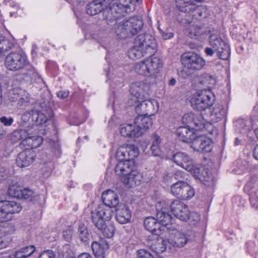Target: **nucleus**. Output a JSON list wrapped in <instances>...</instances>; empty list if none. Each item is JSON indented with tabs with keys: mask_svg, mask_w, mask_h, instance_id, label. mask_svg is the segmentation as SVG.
<instances>
[{
	"mask_svg": "<svg viewBox=\"0 0 258 258\" xmlns=\"http://www.w3.org/2000/svg\"><path fill=\"white\" fill-rule=\"evenodd\" d=\"M156 50L155 38L150 34L144 33L135 38L132 47L128 51V55L132 59H140L146 55L152 56Z\"/></svg>",
	"mask_w": 258,
	"mask_h": 258,
	"instance_id": "nucleus-1",
	"label": "nucleus"
},
{
	"mask_svg": "<svg viewBox=\"0 0 258 258\" xmlns=\"http://www.w3.org/2000/svg\"><path fill=\"white\" fill-rule=\"evenodd\" d=\"M112 216L111 209L103 205H99L91 210L90 217L96 228L100 230L106 238H110L114 234L115 229L112 224L106 225L105 222L109 221Z\"/></svg>",
	"mask_w": 258,
	"mask_h": 258,
	"instance_id": "nucleus-2",
	"label": "nucleus"
},
{
	"mask_svg": "<svg viewBox=\"0 0 258 258\" xmlns=\"http://www.w3.org/2000/svg\"><path fill=\"white\" fill-rule=\"evenodd\" d=\"M132 0H112L103 11V19L111 25L117 19L125 16L134 9Z\"/></svg>",
	"mask_w": 258,
	"mask_h": 258,
	"instance_id": "nucleus-3",
	"label": "nucleus"
},
{
	"mask_svg": "<svg viewBox=\"0 0 258 258\" xmlns=\"http://www.w3.org/2000/svg\"><path fill=\"white\" fill-rule=\"evenodd\" d=\"M182 64L186 70L181 72L182 77L184 79L191 78V71H200L206 66V61L200 54L194 52H187L180 56Z\"/></svg>",
	"mask_w": 258,
	"mask_h": 258,
	"instance_id": "nucleus-4",
	"label": "nucleus"
},
{
	"mask_svg": "<svg viewBox=\"0 0 258 258\" xmlns=\"http://www.w3.org/2000/svg\"><path fill=\"white\" fill-rule=\"evenodd\" d=\"M215 100L214 95L210 90H203L195 93L190 102L193 109L203 111L212 106Z\"/></svg>",
	"mask_w": 258,
	"mask_h": 258,
	"instance_id": "nucleus-5",
	"label": "nucleus"
},
{
	"mask_svg": "<svg viewBox=\"0 0 258 258\" xmlns=\"http://www.w3.org/2000/svg\"><path fill=\"white\" fill-rule=\"evenodd\" d=\"M210 46L215 50L217 56L220 59L227 60L230 56V47L221 37L217 34H212L209 38Z\"/></svg>",
	"mask_w": 258,
	"mask_h": 258,
	"instance_id": "nucleus-6",
	"label": "nucleus"
},
{
	"mask_svg": "<svg viewBox=\"0 0 258 258\" xmlns=\"http://www.w3.org/2000/svg\"><path fill=\"white\" fill-rule=\"evenodd\" d=\"M151 81L148 78L145 81L133 83L130 87L131 95L138 100L148 98L151 92Z\"/></svg>",
	"mask_w": 258,
	"mask_h": 258,
	"instance_id": "nucleus-7",
	"label": "nucleus"
},
{
	"mask_svg": "<svg viewBox=\"0 0 258 258\" xmlns=\"http://www.w3.org/2000/svg\"><path fill=\"white\" fill-rule=\"evenodd\" d=\"M171 194L179 199L188 200L195 195V191L186 182L180 180L173 184L171 187Z\"/></svg>",
	"mask_w": 258,
	"mask_h": 258,
	"instance_id": "nucleus-8",
	"label": "nucleus"
},
{
	"mask_svg": "<svg viewBox=\"0 0 258 258\" xmlns=\"http://www.w3.org/2000/svg\"><path fill=\"white\" fill-rule=\"evenodd\" d=\"M8 192L13 198L33 201L34 199V192L28 188H22L20 184L15 180H12L9 185Z\"/></svg>",
	"mask_w": 258,
	"mask_h": 258,
	"instance_id": "nucleus-9",
	"label": "nucleus"
},
{
	"mask_svg": "<svg viewBox=\"0 0 258 258\" xmlns=\"http://www.w3.org/2000/svg\"><path fill=\"white\" fill-rule=\"evenodd\" d=\"M27 63L28 61L26 57L18 52H11L5 58L6 68L13 72L20 71Z\"/></svg>",
	"mask_w": 258,
	"mask_h": 258,
	"instance_id": "nucleus-10",
	"label": "nucleus"
},
{
	"mask_svg": "<svg viewBox=\"0 0 258 258\" xmlns=\"http://www.w3.org/2000/svg\"><path fill=\"white\" fill-rule=\"evenodd\" d=\"M132 169V165H129L127 162L124 163H118L114 168V171L117 175L123 176L122 178V182L128 188L135 186Z\"/></svg>",
	"mask_w": 258,
	"mask_h": 258,
	"instance_id": "nucleus-11",
	"label": "nucleus"
},
{
	"mask_svg": "<svg viewBox=\"0 0 258 258\" xmlns=\"http://www.w3.org/2000/svg\"><path fill=\"white\" fill-rule=\"evenodd\" d=\"M138 100V104L135 107L138 115L153 116L158 110V102L156 100L146 98Z\"/></svg>",
	"mask_w": 258,
	"mask_h": 258,
	"instance_id": "nucleus-12",
	"label": "nucleus"
},
{
	"mask_svg": "<svg viewBox=\"0 0 258 258\" xmlns=\"http://www.w3.org/2000/svg\"><path fill=\"white\" fill-rule=\"evenodd\" d=\"M156 217L161 226L167 227L172 224V217L168 212V203L165 201L159 202L156 205Z\"/></svg>",
	"mask_w": 258,
	"mask_h": 258,
	"instance_id": "nucleus-13",
	"label": "nucleus"
},
{
	"mask_svg": "<svg viewBox=\"0 0 258 258\" xmlns=\"http://www.w3.org/2000/svg\"><path fill=\"white\" fill-rule=\"evenodd\" d=\"M20 71L21 73L16 76L17 79H22L30 83L39 82L41 80L35 68L28 63Z\"/></svg>",
	"mask_w": 258,
	"mask_h": 258,
	"instance_id": "nucleus-14",
	"label": "nucleus"
},
{
	"mask_svg": "<svg viewBox=\"0 0 258 258\" xmlns=\"http://www.w3.org/2000/svg\"><path fill=\"white\" fill-rule=\"evenodd\" d=\"M169 208L177 218L186 221L189 210L184 203L178 200H175L169 203Z\"/></svg>",
	"mask_w": 258,
	"mask_h": 258,
	"instance_id": "nucleus-15",
	"label": "nucleus"
},
{
	"mask_svg": "<svg viewBox=\"0 0 258 258\" xmlns=\"http://www.w3.org/2000/svg\"><path fill=\"white\" fill-rule=\"evenodd\" d=\"M195 237V232L191 230H188L185 233H177L173 239H171L169 242L173 246L181 247L184 246L187 242L194 240Z\"/></svg>",
	"mask_w": 258,
	"mask_h": 258,
	"instance_id": "nucleus-16",
	"label": "nucleus"
},
{
	"mask_svg": "<svg viewBox=\"0 0 258 258\" xmlns=\"http://www.w3.org/2000/svg\"><path fill=\"white\" fill-rule=\"evenodd\" d=\"M20 248L12 254L13 258H26L31 256L36 250L34 245L28 240L22 239L18 244Z\"/></svg>",
	"mask_w": 258,
	"mask_h": 258,
	"instance_id": "nucleus-17",
	"label": "nucleus"
},
{
	"mask_svg": "<svg viewBox=\"0 0 258 258\" xmlns=\"http://www.w3.org/2000/svg\"><path fill=\"white\" fill-rule=\"evenodd\" d=\"M193 149L199 152H210L212 149V141L204 136H196L191 143Z\"/></svg>",
	"mask_w": 258,
	"mask_h": 258,
	"instance_id": "nucleus-18",
	"label": "nucleus"
},
{
	"mask_svg": "<svg viewBox=\"0 0 258 258\" xmlns=\"http://www.w3.org/2000/svg\"><path fill=\"white\" fill-rule=\"evenodd\" d=\"M129 38L140 31L143 26V21L138 17L134 16L124 21Z\"/></svg>",
	"mask_w": 258,
	"mask_h": 258,
	"instance_id": "nucleus-19",
	"label": "nucleus"
},
{
	"mask_svg": "<svg viewBox=\"0 0 258 258\" xmlns=\"http://www.w3.org/2000/svg\"><path fill=\"white\" fill-rule=\"evenodd\" d=\"M35 156V154L33 150L25 149L18 154L16 159V163L21 168L28 166L33 162Z\"/></svg>",
	"mask_w": 258,
	"mask_h": 258,
	"instance_id": "nucleus-20",
	"label": "nucleus"
},
{
	"mask_svg": "<svg viewBox=\"0 0 258 258\" xmlns=\"http://www.w3.org/2000/svg\"><path fill=\"white\" fill-rule=\"evenodd\" d=\"M173 161L186 170H191L193 167V161L186 153L181 152L174 154L172 156Z\"/></svg>",
	"mask_w": 258,
	"mask_h": 258,
	"instance_id": "nucleus-21",
	"label": "nucleus"
},
{
	"mask_svg": "<svg viewBox=\"0 0 258 258\" xmlns=\"http://www.w3.org/2000/svg\"><path fill=\"white\" fill-rule=\"evenodd\" d=\"M120 133L122 136L130 138L139 137L142 135L141 130L137 127L135 124H122L120 125Z\"/></svg>",
	"mask_w": 258,
	"mask_h": 258,
	"instance_id": "nucleus-22",
	"label": "nucleus"
},
{
	"mask_svg": "<svg viewBox=\"0 0 258 258\" xmlns=\"http://www.w3.org/2000/svg\"><path fill=\"white\" fill-rule=\"evenodd\" d=\"M102 200L104 203L103 206L111 209V207H115L119 204L118 195L112 190H107L102 194Z\"/></svg>",
	"mask_w": 258,
	"mask_h": 258,
	"instance_id": "nucleus-23",
	"label": "nucleus"
},
{
	"mask_svg": "<svg viewBox=\"0 0 258 258\" xmlns=\"http://www.w3.org/2000/svg\"><path fill=\"white\" fill-rule=\"evenodd\" d=\"M144 224L146 229L152 234L158 236L162 233L163 226L158 222L157 218L148 217L144 220Z\"/></svg>",
	"mask_w": 258,
	"mask_h": 258,
	"instance_id": "nucleus-24",
	"label": "nucleus"
},
{
	"mask_svg": "<svg viewBox=\"0 0 258 258\" xmlns=\"http://www.w3.org/2000/svg\"><path fill=\"white\" fill-rule=\"evenodd\" d=\"M131 212L126 205H120L116 209V219L120 224H124L130 221Z\"/></svg>",
	"mask_w": 258,
	"mask_h": 258,
	"instance_id": "nucleus-25",
	"label": "nucleus"
},
{
	"mask_svg": "<svg viewBox=\"0 0 258 258\" xmlns=\"http://www.w3.org/2000/svg\"><path fill=\"white\" fill-rule=\"evenodd\" d=\"M91 247L96 258H105V250L109 249V245L105 239L101 238L94 241Z\"/></svg>",
	"mask_w": 258,
	"mask_h": 258,
	"instance_id": "nucleus-26",
	"label": "nucleus"
},
{
	"mask_svg": "<svg viewBox=\"0 0 258 258\" xmlns=\"http://www.w3.org/2000/svg\"><path fill=\"white\" fill-rule=\"evenodd\" d=\"M189 127L180 126L176 131V134L180 140L185 143H191L196 136L192 130L188 128Z\"/></svg>",
	"mask_w": 258,
	"mask_h": 258,
	"instance_id": "nucleus-27",
	"label": "nucleus"
},
{
	"mask_svg": "<svg viewBox=\"0 0 258 258\" xmlns=\"http://www.w3.org/2000/svg\"><path fill=\"white\" fill-rule=\"evenodd\" d=\"M152 116L138 115L135 119L134 123L136 126L141 130L142 134L143 131H146L152 127L153 124Z\"/></svg>",
	"mask_w": 258,
	"mask_h": 258,
	"instance_id": "nucleus-28",
	"label": "nucleus"
},
{
	"mask_svg": "<svg viewBox=\"0 0 258 258\" xmlns=\"http://www.w3.org/2000/svg\"><path fill=\"white\" fill-rule=\"evenodd\" d=\"M42 138L40 137L27 136L25 140L21 141L20 145L26 148V149H35L39 147L42 143Z\"/></svg>",
	"mask_w": 258,
	"mask_h": 258,
	"instance_id": "nucleus-29",
	"label": "nucleus"
},
{
	"mask_svg": "<svg viewBox=\"0 0 258 258\" xmlns=\"http://www.w3.org/2000/svg\"><path fill=\"white\" fill-rule=\"evenodd\" d=\"M2 204V206L9 215H12L13 214L19 213L22 210V206L20 204L15 201H1L0 204Z\"/></svg>",
	"mask_w": 258,
	"mask_h": 258,
	"instance_id": "nucleus-30",
	"label": "nucleus"
},
{
	"mask_svg": "<svg viewBox=\"0 0 258 258\" xmlns=\"http://www.w3.org/2000/svg\"><path fill=\"white\" fill-rule=\"evenodd\" d=\"M178 9L184 13H189L196 8V5L191 0H176Z\"/></svg>",
	"mask_w": 258,
	"mask_h": 258,
	"instance_id": "nucleus-31",
	"label": "nucleus"
},
{
	"mask_svg": "<svg viewBox=\"0 0 258 258\" xmlns=\"http://www.w3.org/2000/svg\"><path fill=\"white\" fill-rule=\"evenodd\" d=\"M152 145L150 147L152 154L154 156L159 157L161 155L162 152L160 148V144L161 142V138L156 134L152 136Z\"/></svg>",
	"mask_w": 258,
	"mask_h": 258,
	"instance_id": "nucleus-32",
	"label": "nucleus"
},
{
	"mask_svg": "<svg viewBox=\"0 0 258 258\" xmlns=\"http://www.w3.org/2000/svg\"><path fill=\"white\" fill-rule=\"evenodd\" d=\"M135 69L138 74L141 75L149 76L150 80L152 79V77H150L151 74L147 60H143L141 62L137 63L135 67Z\"/></svg>",
	"mask_w": 258,
	"mask_h": 258,
	"instance_id": "nucleus-33",
	"label": "nucleus"
},
{
	"mask_svg": "<svg viewBox=\"0 0 258 258\" xmlns=\"http://www.w3.org/2000/svg\"><path fill=\"white\" fill-rule=\"evenodd\" d=\"M225 113L226 111L223 106L216 105L211 111V119L212 120L217 122L224 117Z\"/></svg>",
	"mask_w": 258,
	"mask_h": 258,
	"instance_id": "nucleus-34",
	"label": "nucleus"
},
{
	"mask_svg": "<svg viewBox=\"0 0 258 258\" xmlns=\"http://www.w3.org/2000/svg\"><path fill=\"white\" fill-rule=\"evenodd\" d=\"M147 61L150 70V71L151 75L158 73L159 69L162 66V63L160 59L157 57H151L147 59Z\"/></svg>",
	"mask_w": 258,
	"mask_h": 258,
	"instance_id": "nucleus-35",
	"label": "nucleus"
},
{
	"mask_svg": "<svg viewBox=\"0 0 258 258\" xmlns=\"http://www.w3.org/2000/svg\"><path fill=\"white\" fill-rule=\"evenodd\" d=\"M209 31L205 27L196 26L191 29L188 33V36L192 39H199L202 36L207 35Z\"/></svg>",
	"mask_w": 258,
	"mask_h": 258,
	"instance_id": "nucleus-36",
	"label": "nucleus"
},
{
	"mask_svg": "<svg viewBox=\"0 0 258 258\" xmlns=\"http://www.w3.org/2000/svg\"><path fill=\"white\" fill-rule=\"evenodd\" d=\"M78 234L80 240L87 244L90 238V234L87 227L83 224H80L78 227Z\"/></svg>",
	"mask_w": 258,
	"mask_h": 258,
	"instance_id": "nucleus-37",
	"label": "nucleus"
},
{
	"mask_svg": "<svg viewBox=\"0 0 258 258\" xmlns=\"http://www.w3.org/2000/svg\"><path fill=\"white\" fill-rule=\"evenodd\" d=\"M114 33L120 39H125L129 38L126 28L125 26L124 22L116 24L114 27Z\"/></svg>",
	"mask_w": 258,
	"mask_h": 258,
	"instance_id": "nucleus-38",
	"label": "nucleus"
},
{
	"mask_svg": "<svg viewBox=\"0 0 258 258\" xmlns=\"http://www.w3.org/2000/svg\"><path fill=\"white\" fill-rule=\"evenodd\" d=\"M116 156L120 161L118 163H124L127 162L129 163V165H131L126 147L119 148L116 151Z\"/></svg>",
	"mask_w": 258,
	"mask_h": 258,
	"instance_id": "nucleus-39",
	"label": "nucleus"
},
{
	"mask_svg": "<svg viewBox=\"0 0 258 258\" xmlns=\"http://www.w3.org/2000/svg\"><path fill=\"white\" fill-rule=\"evenodd\" d=\"M28 133L25 130L20 129L13 132L11 136V140L13 143L25 140Z\"/></svg>",
	"mask_w": 258,
	"mask_h": 258,
	"instance_id": "nucleus-40",
	"label": "nucleus"
},
{
	"mask_svg": "<svg viewBox=\"0 0 258 258\" xmlns=\"http://www.w3.org/2000/svg\"><path fill=\"white\" fill-rule=\"evenodd\" d=\"M32 120L37 124H41L47 121L46 115L41 111L32 110Z\"/></svg>",
	"mask_w": 258,
	"mask_h": 258,
	"instance_id": "nucleus-41",
	"label": "nucleus"
},
{
	"mask_svg": "<svg viewBox=\"0 0 258 258\" xmlns=\"http://www.w3.org/2000/svg\"><path fill=\"white\" fill-rule=\"evenodd\" d=\"M151 248L156 253H162L166 249V241L163 239L161 241H156L151 245Z\"/></svg>",
	"mask_w": 258,
	"mask_h": 258,
	"instance_id": "nucleus-42",
	"label": "nucleus"
},
{
	"mask_svg": "<svg viewBox=\"0 0 258 258\" xmlns=\"http://www.w3.org/2000/svg\"><path fill=\"white\" fill-rule=\"evenodd\" d=\"M13 46V44L9 40L0 36V53L10 50Z\"/></svg>",
	"mask_w": 258,
	"mask_h": 258,
	"instance_id": "nucleus-43",
	"label": "nucleus"
},
{
	"mask_svg": "<svg viewBox=\"0 0 258 258\" xmlns=\"http://www.w3.org/2000/svg\"><path fill=\"white\" fill-rule=\"evenodd\" d=\"M201 218L200 215L196 212H189L187 214V217L186 218V221L187 220L190 225L195 226L200 221Z\"/></svg>",
	"mask_w": 258,
	"mask_h": 258,
	"instance_id": "nucleus-44",
	"label": "nucleus"
},
{
	"mask_svg": "<svg viewBox=\"0 0 258 258\" xmlns=\"http://www.w3.org/2000/svg\"><path fill=\"white\" fill-rule=\"evenodd\" d=\"M126 148L130 161L131 162L132 160H133L134 158L138 156L139 154V149L135 145H127Z\"/></svg>",
	"mask_w": 258,
	"mask_h": 258,
	"instance_id": "nucleus-45",
	"label": "nucleus"
},
{
	"mask_svg": "<svg viewBox=\"0 0 258 258\" xmlns=\"http://www.w3.org/2000/svg\"><path fill=\"white\" fill-rule=\"evenodd\" d=\"M53 169L54 164L53 162L49 161L45 163L42 168V173L46 177L49 176L51 174Z\"/></svg>",
	"mask_w": 258,
	"mask_h": 258,
	"instance_id": "nucleus-46",
	"label": "nucleus"
},
{
	"mask_svg": "<svg viewBox=\"0 0 258 258\" xmlns=\"http://www.w3.org/2000/svg\"><path fill=\"white\" fill-rule=\"evenodd\" d=\"M200 82L201 83L203 84H213L215 83V79L211 75L205 73L202 75L201 77Z\"/></svg>",
	"mask_w": 258,
	"mask_h": 258,
	"instance_id": "nucleus-47",
	"label": "nucleus"
},
{
	"mask_svg": "<svg viewBox=\"0 0 258 258\" xmlns=\"http://www.w3.org/2000/svg\"><path fill=\"white\" fill-rule=\"evenodd\" d=\"M195 116L192 114H186L182 117V121L185 123L186 127H191L192 126V121Z\"/></svg>",
	"mask_w": 258,
	"mask_h": 258,
	"instance_id": "nucleus-48",
	"label": "nucleus"
},
{
	"mask_svg": "<svg viewBox=\"0 0 258 258\" xmlns=\"http://www.w3.org/2000/svg\"><path fill=\"white\" fill-rule=\"evenodd\" d=\"M12 218V216L9 215L7 212L4 210L2 206L0 208V222H4L10 220Z\"/></svg>",
	"mask_w": 258,
	"mask_h": 258,
	"instance_id": "nucleus-49",
	"label": "nucleus"
},
{
	"mask_svg": "<svg viewBox=\"0 0 258 258\" xmlns=\"http://www.w3.org/2000/svg\"><path fill=\"white\" fill-rule=\"evenodd\" d=\"M192 121V126L191 128H195V130H201L205 127L204 121L199 120L197 117L195 118Z\"/></svg>",
	"mask_w": 258,
	"mask_h": 258,
	"instance_id": "nucleus-50",
	"label": "nucleus"
},
{
	"mask_svg": "<svg viewBox=\"0 0 258 258\" xmlns=\"http://www.w3.org/2000/svg\"><path fill=\"white\" fill-rule=\"evenodd\" d=\"M192 169L191 170H187L188 171L191 172L192 174H194V175L199 179H202L203 177V175L202 173V170H203V168H201L198 166L195 165L193 163Z\"/></svg>",
	"mask_w": 258,
	"mask_h": 258,
	"instance_id": "nucleus-51",
	"label": "nucleus"
},
{
	"mask_svg": "<svg viewBox=\"0 0 258 258\" xmlns=\"http://www.w3.org/2000/svg\"><path fill=\"white\" fill-rule=\"evenodd\" d=\"M0 122L6 126H10L13 124L14 118L11 116H3L0 117Z\"/></svg>",
	"mask_w": 258,
	"mask_h": 258,
	"instance_id": "nucleus-52",
	"label": "nucleus"
},
{
	"mask_svg": "<svg viewBox=\"0 0 258 258\" xmlns=\"http://www.w3.org/2000/svg\"><path fill=\"white\" fill-rule=\"evenodd\" d=\"M139 258H154L152 254L144 249H141L137 251Z\"/></svg>",
	"mask_w": 258,
	"mask_h": 258,
	"instance_id": "nucleus-53",
	"label": "nucleus"
},
{
	"mask_svg": "<svg viewBox=\"0 0 258 258\" xmlns=\"http://www.w3.org/2000/svg\"><path fill=\"white\" fill-rule=\"evenodd\" d=\"M249 200L252 204H258V190L253 189L251 191Z\"/></svg>",
	"mask_w": 258,
	"mask_h": 258,
	"instance_id": "nucleus-54",
	"label": "nucleus"
},
{
	"mask_svg": "<svg viewBox=\"0 0 258 258\" xmlns=\"http://www.w3.org/2000/svg\"><path fill=\"white\" fill-rule=\"evenodd\" d=\"M9 176V172L6 168L0 165V182L6 179Z\"/></svg>",
	"mask_w": 258,
	"mask_h": 258,
	"instance_id": "nucleus-55",
	"label": "nucleus"
},
{
	"mask_svg": "<svg viewBox=\"0 0 258 258\" xmlns=\"http://www.w3.org/2000/svg\"><path fill=\"white\" fill-rule=\"evenodd\" d=\"M133 176L134 178V181L135 183V186L138 185L140 184L141 179L142 178L141 175L140 173L137 172V171L133 170Z\"/></svg>",
	"mask_w": 258,
	"mask_h": 258,
	"instance_id": "nucleus-56",
	"label": "nucleus"
},
{
	"mask_svg": "<svg viewBox=\"0 0 258 258\" xmlns=\"http://www.w3.org/2000/svg\"><path fill=\"white\" fill-rule=\"evenodd\" d=\"M55 255L52 250H47L42 252L39 258H54Z\"/></svg>",
	"mask_w": 258,
	"mask_h": 258,
	"instance_id": "nucleus-57",
	"label": "nucleus"
},
{
	"mask_svg": "<svg viewBox=\"0 0 258 258\" xmlns=\"http://www.w3.org/2000/svg\"><path fill=\"white\" fill-rule=\"evenodd\" d=\"M32 110L26 111L21 116V120L24 123H27L31 117L32 118Z\"/></svg>",
	"mask_w": 258,
	"mask_h": 258,
	"instance_id": "nucleus-58",
	"label": "nucleus"
},
{
	"mask_svg": "<svg viewBox=\"0 0 258 258\" xmlns=\"http://www.w3.org/2000/svg\"><path fill=\"white\" fill-rule=\"evenodd\" d=\"M161 34L162 35V38L164 40L168 39L173 37V34L171 32H169L168 29H166L165 31L159 30Z\"/></svg>",
	"mask_w": 258,
	"mask_h": 258,
	"instance_id": "nucleus-59",
	"label": "nucleus"
},
{
	"mask_svg": "<svg viewBox=\"0 0 258 258\" xmlns=\"http://www.w3.org/2000/svg\"><path fill=\"white\" fill-rule=\"evenodd\" d=\"M72 234V231L70 229H68L63 231V237L67 241L69 240L71 238Z\"/></svg>",
	"mask_w": 258,
	"mask_h": 258,
	"instance_id": "nucleus-60",
	"label": "nucleus"
},
{
	"mask_svg": "<svg viewBox=\"0 0 258 258\" xmlns=\"http://www.w3.org/2000/svg\"><path fill=\"white\" fill-rule=\"evenodd\" d=\"M204 51L207 56H212L214 54V53L216 52L215 50L211 46V47H206Z\"/></svg>",
	"mask_w": 258,
	"mask_h": 258,
	"instance_id": "nucleus-61",
	"label": "nucleus"
},
{
	"mask_svg": "<svg viewBox=\"0 0 258 258\" xmlns=\"http://www.w3.org/2000/svg\"><path fill=\"white\" fill-rule=\"evenodd\" d=\"M69 95V92L68 91H60L57 92V96L58 97L61 98V99H65L67 97H68Z\"/></svg>",
	"mask_w": 258,
	"mask_h": 258,
	"instance_id": "nucleus-62",
	"label": "nucleus"
},
{
	"mask_svg": "<svg viewBox=\"0 0 258 258\" xmlns=\"http://www.w3.org/2000/svg\"><path fill=\"white\" fill-rule=\"evenodd\" d=\"M182 176V172L180 171H177L174 174V177L175 179L179 180V181L181 180L183 178Z\"/></svg>",
	"mask_w": 258,
	"mask_h": 258,
	"instance_id": "nucleus-63",
	"label": "nucleus"
},
{
	"mask_svg": "<svg viewBox=\"0 0 258 258\" xmlns=\"http://www.w3.org/2000/svg\"><path fill=\"white\" fill-rule=\"evenodd\" d=\"M253 157L257 160H258V144H257L253 151Z\"/></svg>",
	"mask_w": 258,
	"mask_h": 258,
	"instance_id": "nucleus-64",
	"label": "nucleus"
}]
</instances>
